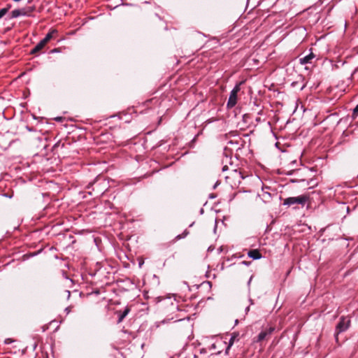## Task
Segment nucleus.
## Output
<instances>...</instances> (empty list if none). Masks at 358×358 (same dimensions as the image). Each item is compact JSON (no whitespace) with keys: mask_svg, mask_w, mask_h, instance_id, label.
Wrapping results in <instances>:
<instances>
[{"mask_svg":"<svg viewBox=\"0 0 358 358\" xmlns=\"http://www.w3.org/2000/svg\"><path fill=\"white\" fill-rule=\"evenodd\" d=\"M310 200V194H303L298 196H291L283 199L282 205L293 208H299V206L303 207Z\"/></svg>","mask_w":358,"mask_h":358,"instance_id":"1","label":"nucleus"},{"mask_svg":"<svg viewBox=\"0 0 358 358\" xmlns=\"http://www.w3.org/2000/svg\"><path fill=\"white\" fill-rule=\"evenodd\" d=\"M241 83L236 84L235 87L233 88V90L231 91L228 101L227 103V107L228 108H234L237 103L238 93L241 90Z\"/></svg>","mask_w":358,"mask_h":358,"instance_id":"2","label":"nucleus"},{"mask_svg":"<svg viewBox=\"0 0 358 358\" xmlns=\"http://www.w3.org/2000/svg\"><path fill=\"white\" fill-rule=\"evenodd\" d=\"M350 321L348 318L341 317L339 322L336 325V335L346 331L350 327Z\"/></svg>","mask_w":358,"mask_h":358,"instance_id":"3","label":"nucleus"},{"mask_svg":"<svg viewBox=\"0 0 358 358\" xmlns=\"http://www.w3.org/2000/svg\"><path fill=\"white\" fill-rule=\"evenodd\" d=\"M244 176H243L242 173L236 169L232 170L230 173V175L226 176L227 180L231 179L233 180L234 185L240 184Z\"/></svg>","mask_w":358,"mask_h":358,"instance_id":"4","label":"nucleus"},{"mask_svg":"<svg viewBox=\"0 0 358 358\" xmlns=\"http://www.w3.org/2000/svg\"><path fill=\"white\" fill-rule=\"evenodd\" d=\"M315 55L311 52L308 55L301 57L299 59V63L301 64H312L313 60L315 58Z\"/></svg>","mask_w":358,"mask_h":358,"instance_id":"5","label":"nucleus"},{"mask_svg":"<svg viewBox=\"0 0 358 358\" xmlns=\"http://www.w3.org/2000/svg\"><path fill=\"white\" fill-rule=\"evenodd\" d=\"M248 256L254 260H257L262 258V255L257 250H250L248 252Z\"/></svg>","mask_w":358,"mask_h":358,"instance_id":"6","label":"nucleus"},{"mask_svg":"<svg viewBox=\"0 0 358 358\" xmlns=\"http://www.w3.org/2000/svg\"><path fill=\"white\" fill-rule=\"evenodd\" d=\"M130 309L129 307H126L122 313H117L118 314V320L117 323H120L122 322V320L127 316V315L129 313Z\"/></svg>","mask_w":358,"mask_h":358,"instance_id":"7","label":"nucleus"},{"mask_svg":"<svg viewBox=\"0 0 358 358\" xmlns=\"http://www.w3.org/2000/svg\"><path fill=\"white\" fill-rule=\"evenodd\" d=\"M46 44L41 40L38 44L31 50V54H36L42 50Z\"/></svg>","mask_w":358,"mask_h":358,"instance_id":"8","label":"nucleus"},{"mask_svg":"<svg viewBox=\"0 0 358 358\" xmlns=\"http://www.w3.org/2000/svg\"><path fill=\"white\" fill-rule=\"evenodd\" d=\"M57 33V31L53 29V30H51L47 34L46 36H45V38L43 39H42V41L45 43L47 44V43L53 37V35Z\"/></svg>","mask_w":358,"mask_h":358,"instance_id":"9","label":"nucleus"},{"mask_svg":"<svg viewBox=\"0 0 358 358\" xmlns=\"http://www.w3.org/2000/svg\"><path fill=\"white\" fill-rule=\"evenodd\" d=\"M229 143H230V144H231V145H234V144L236 145V146L235 147V148H236V150H240V149H241V148L243 147V144L245 143V142H244V141H243V140L240 139V142H239V141H230L229 142Z\"/></svg>","mask_w":358,"mask_h":358,"instance_id":"10","label":"nucleus"},{"mask_svg":"<svg viewBox=\"0 0 358 358\" xmlns=\"http://www.w3.org/2000/svg\"><path fill=\"white\" fill-rule=\"evenodd\" d=\"M34 10V7H29L28 9L27 8H21L20 9L21 16L29 15L30 13Z\"/></svg>","mask_w":358,"mask_h":358,"instance_id":"11","label":"nucleus"},{"mask_svg":"<svg viewBox=\"0 0 358 358\" xmlns=\"http://www.w3.org/2000/svg\"><path fill=\"white\" fill-rule=\"evenodd\" d=\"M267 335H268L267 331H262V332H260L259 334V335H258V337H257V341H263L266 337Z\"/></svg>","mask_w":358,"mask_h":358,"instance_id":"12","label":"nucleus"},{"mask_svg":"<svg viewBox=\"0 0 358 358\" xmlns=\"http://www.w3.org/2000/svg\"><path fill=\"white\" fill-rule=\"evenodd\" d=\"M20 16H21V13H20V9H15V10H13L11 12V17L12 18H16V17H18Z\"/></svg>","mask_w":358,"mask_h":358,"instance_id":"13","label":"nucleus"},{"mask_svg":"<svg viewBox=\"0 0 358 358\" xmlns=\"http://www.w3.org/2000/svg\"><path fill=\"white\" fill-rule=\"evenodd\" d=\"M189 234V231L187 230H185L182 234H178L176 236V240H180L182 238H185Z\"/></svg>","mask_w":358,"mask_h":358,"instance_id":"14","label":"nucleus"},{"mask_svg":"<svg viewBox=\"0 0 358 358\" xmlns=\"http://www.w3.org/2000/svg\"><path fill=\"white\" fill-rule=\"evenodd\" d=\"M8 8H3L0 9V19L6 15V13L8 12Z\"/></svg>","mask_w":358,"mask_h":358,"instance_id":"15","label":"nucleus"},{"mask_svg":"<svg viewBox=\"0 0 358 358\" xmlns=\"http://www.w3.org/2000/svg\"><path fill=\"white\" fill-rule=\"evenodd\" d=\"M262 196H263L264 199H267L271 198V194L268 192H264L262 194Z\"/></svg>","mask_w":358,"mask_h":358,"instance_id":"16","label":"nucleus"},{"mask_svg":"<svg viewBox=\"0 0 358 358\" xmlns=\"http://www.w3.org/2000/svg\"><path fill=\"white\" fill-rule=\"evenodd\" d=\"M353 115H358V104L356 106V107L353 110Z\"/></svg>","mask_w":358,"mask_h":358,"instance_id":"17","label":"nucleus"},{"mask_svg":"<svg viewBox=\"0 0 358 358\" xmlns=\"http://www.w3.org/2000/svg\"><path fill=\"white\" fill-rule=\"evenodd\" d=\"M13 341L11 338H6V339L5 340V341H4V343H5L6 344H10V343H13Z\"/></svg>","mask_w":358,"mask_h":358,"instance_id":"18","label":"nucleus"},{"mask_svg":"<svg viewBox=\"0 0 358 358\" xmlns=\"http://www.w3.org/2000/svg\"><path fill=\"white\" fill-rule=\"evenodd\" d=\"M143 264H144V262L143 260H140L138 262V266H139V268H141L143 266Z\"/></svg>","mask_w":358,"mask_h":358,"instance_id":"19","label":"nucleus"},{"mask_svg":"<svg viewBox=\"0 0 358 358\" xmlns=\"http://www.w3.org/2000/svg\"><path fill=\"white\" fill-rule=\"evenodd\" d=\"M273 331H274V328H273V327H270V328H269V329H268V332H267V333H268V334H271Z\"/></svg>","mask_w":358,"mask_h":358,"instance_id":"20","label":"nucleus"},{"mask_svg":"<svg viewBox=\"0 0 358 358\" xmlns=\"http://www.w3.org/2000/svg\"><path fill=\"white\" fill-rule=\"evenodd\" d=\"M249 310H250V306L246 307L245 309V313L247 314L249 312Z\"/></svg>","mask_w":358,"mask_h":358,"instance_id":"21","label":"nucleus"},{"mask_svg":"<svg viewBox=\"0 0 358 358\" xmlns=\"http://www.w3.org/2000/svg\"><path fill=\"white\" fill-rule=\"evenodd\" d=\"M66 293H67V299H69L70 298V296H71V292L70 291H66Z\"/></svg>","mask_w":358,"mask_h":358,"instance_id":"22","label":"nucleus"},{"mask_svg":"<svg viewBox=\"0 0 358 358\" xmlns=\"http://www.w3.org/2000/svg\"><path fill=\"white\" fill-rule=\"evenodd\" d=\"M65 311L66 312L67 314H69L70 313V308L69 307L66 308Z\"/></svg>","mask_w":358,"mask_h":358,"instance_id":"23","label":"nucleus"},{"mask_svg":"<svg viewBox=\"0 0 358 358\" xmlns=\"http://www.w3.org/2000/svg\"><path fill=\"white\" fill-rule=\"evenodd\" d=\"M227 169V166L225 165L222 167V171H225Z\"/></svg>","mask_w":358,"mask_h":358,"instance_id":"24","label":"nucleus"},{"mask_svg":"<svg viewBox=\"0 0 358 358\" xmlns=\"http://www.w3.org/2000/svg\"><path fill=\"white\" fill-rule=\"evenodd\" d=\"M219 222H220V220H219L218 218H216V219L215 220V224H218V223H219Z\"/></svg>","mask_w":358,"mask_h":358,"instance_id":"25","label":"nucleus"},{"mask_svg":"<svg viewBox=\"0 0 358 358\" xmlns=\"http://www.w3.org/2000/svg\"><path fill=\"white\" fill-rule=\"evenodd\" d=\"M213 248L211 246L208 247V251H213Z\"/></svg>","mask_w":358,"mask_h":358,"instance_id":"26","label":"nucleus"},{"mask_svg":"<svg viewBox=\"0 0 358 358\" xmlns=\"http://www.w3.org/2000/svg\"><path fill=\"white\" fill-rule=\"evenodd\" d=\"M232 343H233V338H231V339L229 341V344L232 345Z\"/></svg>","mask_w":358,"mask_h":358,"instance_id":"27","label":"nucleus"},{"mask_svg":"<svg viewBox=\"0 0 358 358\" xmlns=\"http://www.w3.org/2000/svg\"><path fill=\"white\" fill-rule=\"evenodd\" d=\"M216 229H217V225H215L214 229H213L214 232L216 231Z\"/></svg>","mask_w":358,"mask_h":358,"instance_id":"28","label":"nucleus"},{"mask_svg":"<svg viewBox=\"0 0 358 358\" xmlns=\"http://www.w3.org/2000/svg\"><path fill=\"white\" fill-rule=\"evenodd\" d=\"M312 182H313V180H310V181H308V182H307V184H308V185H310V183H311Z\"/></svg>","mask_w":358,"mask_h":358,"instance_id":"29","label":"nucleus"},{"mask_svg":"<svg viewBox=\"0 0 358 358\" xmlns=\"http://www.w3.org/2000/svg\"><path fill=\"white\" fill-rule=\"evenodd\" d=\"M211 348H215V345L214 343H213V344H212Z\"/></svg>","mask_w":358,"mask_h":358,"instance_id":"30","label":"nucleus"},{"mask_svg":"<svg viewBox=\"0 0 358 358\" xmlns=\"http://www.w3.org/2000/svg\"><path fill=\"white\" fill-rule=\"evenodd\" d=\"M250 302L251 304H253V302H252V299H250Z\"/></svg>","mask_w":358,"mask_h":358,"instance_id":"31","label":"nucleus"},{"mask_svg":"<svg viewBox=\"0 0 358 358\" xmlns=\"http://www.w3.org/2000/svg\"><path fill=\"white\" fill-rule=\"evenodd\" d=\"M238 323V320H235V324H237Z\"/></svg>","mask_w":358,"mask_h":358,"instance_id":"32","label":"nucleus"}]
</instances>
